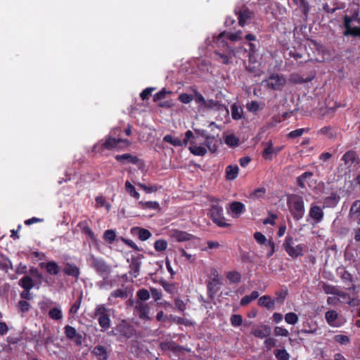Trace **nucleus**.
Segmentation results:
<instances>
[{
	"label": "nucleus",
	"mask_w": 360,
	"mask_h": 360,
	"mask_svg": "<svg viewBox=\"0 0 360 360\" xmlns=\"http://www.w3.org/2000/svg\"><path fill=\"white\" fill-rule=\"evenodd\" d=\"M18 307L21 312H27L30 309V304L26 300H20L18 303Z\"/></svg>",
	"instance_id": "obj_64"
},
{
	"label": "nucleus",
	"mask_w": 360,
	"mask_h": 360,
	"mask_svg": "<svg viewBox=\"0 0 360 360\" xmlns=\"http://www.w3.org/2000/svg\"><path fill=\"white\" fill-rule=\"evenodd\" d=\"M310 79H304L299 74H292L290 75V81L294 84H303L309 82Z\"/></svg>",
	"instance_id": "obj_58"
},
{
	"label": "nucleus",
	"mask_w": 360,
	"mask_h": 360,
	"mask_svg": "<svg viewBox=\"0 0 360 360\" xmlns=\"http://www.w3.org/2000/svg\"><path fill=\"white\" fill-rule=\"evenodd\" d=\"M126 191L136 199H139L140 194L136 191L135 187L129 181H127L125 183Z\"/></svg>",
	"instance_id": "obj_50"
},
{
	"label": "nucleus",
	"mask_w": 360,
	"mask_h": 360,
	"mask_svg": "<svg viewBox=\"0 0 360 360\" xmlns=\"http://www.w3.org/2000/svg\"><path fill=\"white\" fill-rule=\"evenodd\" d=\"M135 309L137 311L139 317L141 319H143V320L149 319V316H148L149 307H148V304L137 301Z\"/></svg>",
	"instance_id": "obj_20"
},
{
	"label": "nucleus",
	"mask_w": 360,
	"mask_h": 360,
	"mask_svg": "<svg viewBox=\"0 0 360 360\" xmlns=\"http://www.w3.org/2000/svg\"><path fill=\"white\" fill-rule=\"evenodd\" d=\"M238 18V23L241 27H243L247 20L252 18V13L248 8H244L241 11H239L238 13H236Z\"/></svg>",
	"instance_id": "obj_28"
},
{
	"label": "nucleus",
	"mask_w": 360,
	"mask_h": 360,
	"mask_svg": "<svg viewBox=\"0 0 360 360\" xmlns=\"http://www.w3.org/2000/svg\"><path fill=\"white\" fill-rule=\"evenodd\" d=\"M136 297L139 300V302H145L150 298V292L145 288L139 290L136 292Z\"/></svg>",
	"instance_id": "obj_53"
},
{
	"label": "nucleus",
	"mask_w": 360,
	"mask_h": 360,
	"mask_svg": "<svg viewBox=\"0 0 360 360\" xmlns=\"http://www.w3.org/2000/svg\"><path fill=\"white\" fill-rule=\"evenodd\" d=\"M322 288L324 292L327 295H334L338 296L340 291L338 286H335L328 283H324Z\"/></svg>",
	"instance_id": "obj_40"
},
{
	"label": "nucleus",
	"mask_w": 360,
	"mask_h": 360,
	"mask_svg": "<svg viewBox=\"0 0 360 360\" xmlns=\"http://www.w3.org/2000/svg\"><path fill=\"white\" fill-rule=\"evenodd\" d=\"M131 233L133 236H136L141 241L147 240L152 236V233L148 229L139 226L131 228Z\"/></svg>",
	"instance_id": "obj_18"
},
{
	"label": "nucleus",
	"mask_w": 360,
	"mask_h": 360,
	"mask_svg": "<svg viewBox=\"0 0 360 360\" xmlns=\"http://www.w3.org/2000/svg\"><path fill=\"white\" fill-rule=\"evenodd\" d=\"M298 320V316L294 312H288L285 315V321L288 324L295 325Z\"/></svg>",
	"instance_id": "obj_54"
},
{
	"label": "nucleus",
	"mask_w": 360,
	"mask_h": 360,
	"mask_svg": "<svg viewBox=\"0 0 360 360\" xmlns=\"http://www.w3.org/2000/svg\"><path fill=\"white\" fill-rule=\"evenodd\" d=\"M63 272L65 275L77 278L80 274L79 268L75 264L66 263Z\"/></svg>",
	"instance_id": "obj_23"
},
{
	"label": "nucleus",
	"mask_w": 360,
	"mask_h": 360,
	"mask_svg": "<svg viewBox=\"0 0 360 360\" xmlns=\"http://www.w3.org/2000/svg\"><path fill=\"white\" fill-rule=\"evenodd\" d=\"M77 227L80 229L82 233L86 236L87 239H90L93 243H96L97 241V238L90 227V222L89 220L79 221L77 224Z\"/></svg>",
	"instance_id": "obj_12"
},
{
	"label": "nucleus",
	"mask_w": 360,
	"mask_h": 360,
	"mask_svg": "<svg viewBox=\"0 0 360 360\" xmlns=\"http://www.w3.org/2000/svg\"><path fill=\"white\" fill-rule=\"evenodd\" d=\"M9 269H12V263L8 257L0 255V270L8 272Z\"/></svg>",
	"instance_id": "obj_36"
},
{
	"label": "nucleus",
	"mask_w": 360,
	"mask_h": 360,
	"mask_svg": "<svg viewBox=\"0 0 360 360\" xmlns=\"http://www.w3.org/2000/svg\"><path fill=\"white\" fill-rule=\"evenodd\" d=\"M349 18H346L345 20V30L343 32V34L345 37H360V26L349 27Z\"/></svg>",
	"instance_id": "obj_24"
},
{
	"label": "nucleus",
	"mask_w": 360,
	"mask_h": 360,
	"mask_svg": "<svg viewBox=\"0 0 360 360\" xmlns=\"http://www.w3.org/2000/svg\"><path fill=\"white\" fill-rule=\"evenodd\" d=\"M226 278L230 282L238 283L240 281L241 275L238 271H229L226 274Z\"/></svg>",
	"instance_id": "obj_49"
},
{
	"label": "nucleus",
	"mask_w": 360,
	"mask_h": 360,
	"mask_svg": "<svg viewBox=\"0 0 360 360\" xmlns=\"http://www.w3.org/2000/svg\"><path fill=\"white\" fill-rule=\"evenodd\" d=\"M288 294V291L287 288L282 289L280 291L276 292V297L274 299L275 300V302H276L281 304H283L285 300L286 299Z\"/></svg>",
	"instance_id": "obj_42"
},
{
	"label": "nucleus",
	"mask_w": 360,
	"mask_h": 360,
	"mask_svg": "<svg viewBox=\"0 0 360 360\" xmlns=\"http://www.w3.org/2000/svg\"><path fill=\"white\" fill-rule=\"evenodd\" d=\"M313 176L311 172H305L297 178V184L301 188H305V181Z\"/></svg>",
	"instance_id": "obj_38"
},
{
	"label": "nucleus",
	"mask_w": 360,
	"mask_h": 360,
	"mask_svg": "<svg viewBox=\"0 0 360 360\" xmlns=\"http://www.w3.org/2000/svg\"><path fill=\"white\" fill-rule=\"evenodd\" d=\"M299 7L305 18H307L310 11L309 5L306 0H292Z\"/></svg>",
	"instance_id": "obj_33"
},
{
	"label": "nucleus",
	"mask_w": 360,
	"mask_h": 360,
	"mask_svg": "<svg viewBox=\"0 0 360 360\" xmlns=\"http://www.w3.org/2000/svg\"><path fill=\"white\" fill-rule=\"evenodd\" d=\"M64 333L65 337L68 340L74 341L77 346H81L82 345L83 337L80 333L77 332L74 327L70 325L65 326L64 327Z\"/></svg>",
	"instance_id": "obj_9"
},
{
	"label": "nucleus",
	"mask_w": 360,
	"mask_h": 360,
	"mask_svg": "<svg viewBox=\"0 0 360 360\" xmlns=\"http://www.w3.org/2000/svg\"><path fill=\"white\" fill-rule=\"evenodd\" d=\"M251 334L256 338L263 339L270 335L271 328L267 325L253 327L251 330Z\"/></svg>",
	"instance_id": "obj_16"
},
{
	"label": "nucleus",
	"mask_w": 360,
	"mask_h": 360,
	"mask_svg": "<svg viewBox=\"0 0 360 360\" xmlns=\"http://www.w3.org/2000/svg\"><path fill=\"white\" fill-rule=\"evenodd\" d=\"M238 167L237 165H229L226 168V178L228 180L236 179L238 174Z\"/></svg>",
	"instance_id": "obj_30"
},
{
	"label": "nucleus",
	"mask_w": 360,
	"mask_h": 360,
	"mask_svg": "<svg viewBox=\"0 0 360 360\" xmlns=\"http://www.w3.org/2000/svg\"><path fill=\"white\" fill-rule=\"evenodd\" d=\"M241 31H238L235 33H227L222 32L219 35V39H221L226 36V38H228L231 41H236L242 39L241 37Z\"/></svg>",
	"instance_id": "obj_41"
},
{
	"label": "nucleus",
	"mask_w": 360,
	"mask_h": 360,
	"mask_svg": "<svg viewBox=\"0 0 360 360\" xmlns=\"http://www.w3.org/2000/svg\"><path fill=\"white\" fill-rule=\"evenodd\" d=\"M115 333L126 338H130L134 335V327L127 321L122 320L114 328Z\"/></svg>",
	"instance_id": "obj_7"
},
{
	"label": "nucleus",
	"mask_w": 360,
	"mask_h": 360,
	"mask_svg": "<svg viewBox=\"0 0 360 360\" xmlns=\"http://www.w3.org/2000/svg\"><path fill=\"white\" fill-rule=\"evenodd\" d=\"M258 304L269 310L274 309L275 307V300H273L269 295H263L258 300Z\"/></svg>",
	"instance_id": "obj_26"
},
{
	"label": "nucleus",
	"mask_w": 360,
	"mask_h": 360,
	"mask_svg": "<svg viewBox=\"0 0 360 360\" xmlns=\"http://www.w3.org/2000/svg\"><path fill=\"white\" fill-rule=\"evenodd\" d=\"M167 246V242L164 239L157 240L154 243V248L157 252L165 251Z\"/></svg>",
	"instance_id": "obj_52"
},
{
	"label": "nucleus",
	"mask_w": 360,
	"mask_h": 360,
	"mask_svg": "<svg viewBox=\"0 0 360 360\" xmlns=\"http://www.w3.org/2000/svg\"><path fill=\"white\" fill-rule=\"evenodd\" d=\"M346 18H349V27H353L352 26L353 22H357V23L360 24V18L359 16V13H358V12H354L351 16L345 15L343 17V26L345 28Z\"/></svg>",
	"instance_id": "obj_46"
},
{
	"label": "nucleus",
	"mask_w": 360,
	"mask_h": 360,
	"mask_svg": "<svg viewBox=\"0 0 360 360\" xmlns=\"http://www.w3.org/2000/svg\"><path fill=\"white\" fill-rule=\"evenodd\" d=\"M338 318V314L335 310H328L325 313V319L328 324L332 327L340 326L335 321Z\"/></svg>",
	"instance_id": "obj_27"
},
{
	"label": "nucleus",
	"mask_w": 360,
	"mask_h": 360,
	"mask_svg": "<svg viewBox=\"0 0 360 360\" xmlns=\"http://www.w3.org/2000/svg\"><path fill=\"white\" fill-rule=\"evenodd\" d=\"M141 267V262L136 260H132L131 264H130V271L129 273L135 278H136L139 274Z\"/></svg>",
	"instance_id": "obj_43"
},
{
	"label": "nucleus",
	"mask_w": 360,
	"mask_h": 360,
	"mask_svg": "<svg viewBox=\"0 0 360 360\" xmlns=\"http://www.w3.org/2000/svg\"><path fill=\"white\" fill-rule=\"evenodd\" d=\"M91 266L103 278H106L110 274V266L101 258L92 257Z\"/></svg>",
	"instance_id": "obj_6"
},
{
	"label": "nucleus",
	"mask_w": 360,
	"mask_h": 360,
	"mask_svg": "<svg viewBox=\"0 0 360 360\" xmlns=\"http://www.w3.org/2000/svg\"><path fill=\"white\" fill-rule=\"evenodd\" d=\"M199 134L205 139V145L208 148V150L214 153L217 150V139L214 136L209 135L205 130L198 131Z\"/></svg>",
	"instance_id": "obj_14"
},
{
	"label": "nucleus",
	"mask_w": 360,
	"mask_h": 360,
	"mask_svg": "<svg viewBox=\"0 0 360 360\" xmlns=\"http://www.w3.org/2000/svg\"><path fill=\"white\" fill-rule=\"evenodd\" d=\"M309 130V128H300V129H297L295 130H293L292 131H290L288 134V137L289 139H295V138H297V137H299V136H301L304 132H308Z\"/></svg>",
	"instance_id": "obj_59"
},
{
	"label": "nucleus",
	"mask_w": 360,
	"mask_h": 360,
	"mask_svg": "<svg viewBox=\"0 0 360 360\" xmlns=\"http://www.w3.org/2000/svg\"><path fill=\"white\" fill-rule=\"evenodd\" d=\"M137 186L140 188H141L142 190L146 191L147 193H150L156 192L159 189V187L158 186H156V185L148 186H146V184H141V183H138Z\"/></svg>",
	"instance_id": "obj_60"
},
{
	"label": "nucleus",
	"mask_w": 360,
	"mask_h": 360,
	"mask_svg": "<svg viewBox=\"0 0 360 360\" xmlns=\"http://www.w3.org/2000/svg\"><path fill=\"white\" fill-rule=\"evenodd\" d=\"M208 215L211 220L219 227L226 228L231 226L226 222L224 216L223 207L219 204H212L209 210Z\"/></svg>",
	"instance_id": "obj_3"
},
{
	"label": "nucleus",
	"mask_w": 360,
	"mask_h": 360,
	"mask_svg": "<svg viewBox=\"0 0 360 360\" xmlns=\"http://www.w3.org/2000/svg\"><path fill=\"white\" fill-rule=\"evenodd\" d=\"M356 158V152L353 151V150H349L343 155V156L342 158V160L344 161L345 165H347L349 163L353 164L355 162Z\"/></svg>",
	"instance_id": "obj_39"
},
{
	"label": "nucleus",
	"mask_w": 360,
	"mask_h": 360,
	"mask_svg": "<svg viewBox=\"0 0 360 360\" xmlns=\"http://www.w3.org/2000/svg\"><path fill=\"white\" fill-rule=\"evenodd\" d=\"M224 141L226 145L231 147H236L239 144V139L234 134L226 136Z\"/></svg>",
	"instance_id": "obj_45"
},
{
	"label": "nucleus",
	"mask_w": 360,
	"mask_h": 360,
	"mask_svg": "<svg viewBox=\"0 0 360 360\" xmlns=\"http://www.w3.org/2000/svg\"><path fill=\"white\" fill-rule=\"evenodd\" d=\"M265 147L262 150V158L266 160H271L274 155H277L283 148V146L274 147L271 141L264 143Z\"/></svg>",
	"instance_id": "obj_8"
},
{
	"label": "nucleus",
	"mask_w": 360,
	"mask_h": 360,
	"mask_svg": "<svg viewBox=\"0 0 360 360\" xmlns=\"http://www.w3.org/2000/svg\"><path fill=\"white\" fill-rule=\"evenodd\" d=\"M77 227L80 229L82 233L86 236L87 239H90L93 243H96L97 241V238L90 227V222L89 220L79 221L77 224Z\"/></svg>",
	"instance_id": "obj_13"
},
{
	"label": "nucleus",
	"mask_w": 360,
	"mask_h": 360,
	"mask_svg": "<svg viewBox=\"0 0 360 360\" xmlns=\"http://www.w3.org/2000/svg\"><path fill=\"white\" fill-rule=\"evenodd\" d=\"M211 276L212 278L206 281L207 289V295L210 299H214L217 293L220 289V281L219 279V274L216 269H211Z\"/></svg>",
	"instance_id": "obj_4"
},
{
	"label": "nucleus",
	"mask_w": 360,
	"mask_h": 360,
	"mask_svg": "<svg viewBox=\"0 0 360 360\" xmlns=\"http://www.w3.org/2000/svg\"><path fill=\"white\" fill-rule=\"evenodd\" d=\"M115 238H116V233H115V231L108 229L104 232L103 239L105 241L108 242L109 243L112 244L115 241Z\"/></svg>",
	"instance_id": "obj_57"
},
{
	"label": "nucleus",
	"mask_w": 360,
	"mask_h": 360,
	"mask_svg": "<svg viewBox=\"0 0 360 360\" xmlns=\"http://www.w3.org/2000/svg\"><path fill=\"white\" fill-rule=\"evenodd\" d=\"M318 134H322L329 139H335L337 137V133L335 129L330 126L322 127L319 130Z\"/></svg>",
	"instance_id": "obj_29"
},
{
	"label": "nucleus",
	"mask_w": 360,
	"mask_h": 360,
	"mask_svg": "<svg viewBox=\"0 0 360 360\" xmlns=\"http://www.w3.org/2000/svg\"><path fill=\"white\" fill-rule=\"evenodd\" d=\"M127 297H128V294L125 289L118 288V289L111 292L109 300L110 299V297H114V298L120 297V298L124 299V298H127Z\"/></svg>",
	"instance_id": "obj_51"
},
{
	"label": "nucleus",
	"mask_w": 360,
	"mask_h": 360,
	"mask_svg": "<svg viewBox=\"0 0 360 360\" xmlns=\"http://www.w3.org/2000/svg\"><path fill=\"white\" fill-rule=\"evenodd\" d=\"M229 208L234 217H238L246 210L245 205L239 201H233L230 203Z\"/></svg>",
	"instance_id": "obj_21"
},
{
	"label": "nucleus",
	"mask_w": 360,
	"mask_h": 360,
	"mask_svg": "<svg viewBox=\"0 0 360 360\" xmlns=\"http://www.w3.org/2000/svg\"><path fill=\"white\" fill-rule=\"evenodd\" d=\"M122 143H126L129 146L130 142L127 139L112 138L110 136L106 137L105 140L102 143L101 146L103 148L108 150H112L115 148H120V145Z\"/></svg>",
	"instance_id": "obj_11"
},
{
	"label": "nucleus",
	"mask_w": 360,
	"mask_h": 360,
	"mask_svg": "<svg viewBox=\"0 0 360 360\" xmlns=\"http://www.w3.org/2000/svg\"><path fill=\"white\" fill-rule=\"evenodd\" d=\"M295 241L292 235H288L283 243L284 250L292 259L303 256L307 248V245L303 243L295 245Z\"/></svg>",
	"instance_id": "obj_2"
},
{
	"label": "nucleus",
	"mask_w": 360,
	"mask_h": 360,
	"mask_svg": "<svg viewBox=\"0 0 360 360\" xmlns=\"http://www.w3.org/2000/svg\"><path fill=\"white\" fill-rule=\"evenodd\" d=\"M360 214V200H355L350 208L349 210V217L350 218L355 221V219L359 216Z\"/></svg>",
	"instance_id": "obj_32"
},
{
	"label": "nucleus",
	"mask_w": 360,
	"mask_h": 360,
	"mask_svg": "<svg viewBox=\"0 0 360 360\" xmlns=\"http://www.w3.org/2000/svg\"><path fill=\"white\" fill-rule=\"evenodd\" d=\"M143 209L156 210H159L160 205L156 201H147V202H139Z\"/></svg>",
	"instance_id": "obj_48"
},
{
	"label": "nucleus",
	"mask_w": 360,
	"mask_h": 360,
	"mask_svg": "<svg viewBox=\"0 0 360 360\" xmlns=\"http://www.w3.org/2000/svg\"><path fill=\"white\" fill-rule=\"evenodd\" d=\"M108 309L104 305H97L94 311V316H98L99 326L102 328V330H106L110 326V319L108 314Z\"/></svg>",
	"instance_id": "obj_5"
},
{
	"label": "nucleus",
	"mask_w": 360,
	"mask_h": 360,
	"mask_svg": "<svg viewBox=\"0 0 360 360\" xmlns=\"http://www.w3.org/2000/svg\"><path fill=\"white\" fill-rule=\"evenodd\" d=\"M82 299H83V293H82V292H79L77 294V300L74 302V303L72 304V306L70 309V314H75L77 313V311L81 306Z\"/></svg>",
	"instance_id": "obj_35"
},
{
	"label": "nucleus",
	"mask_w": 360,
	"mask_h": 360,
	"mask_svg": "<svg viewBox=\"0 0 360 360\" xmlns=\"http://www.w3.org/2000/svg\"><path fill=\"white\" fill-rule=\"evenodd\" d=\"M274 355L278 360H289L290 355L285 349H276Z\"/></svg>",
	"instance_id": "obj_56"
},
{
	"label": "nucleus",
	"mask_w": 360,
	"mask_h": 360,
	"mask_svg": "<svg viewBox=\"0 0 360 360\" xmlns=\"http://www.w3.org/2000/svg\"><path fill=\"white\" fill-rule=\"evenodd\" d=\"M230 321L233 326L238 327L242 325L243 317L240 314H233L231 316Z\"/></svg>",
	"instance_id": "obj_61"
},
{
	"label": "nucleus",
	"mask_w": 360,
	"mask_h": 360,
	"mask_svg": "<svg viewBox=\"0 0 360 360\" xmlns=\"http://www.w3.org/2000/svg\"><path fill=\"white\" fill-rule=\"evenodd\" d=\"M286 80L282 75L274 74L267 79V86L274 90H280L285 84Z\"/></svg>",
	"instance_id": "obj_10"
},
{
	"label": "nucleus",
	"mask_w": 360,
	"mask_h": 360,
	"mask_svg": "<svg viewBox=\"0 0 360 360\" xmlns=\"http://www.w3.org/2000/svg\"><path fill=\"white\" fill-rule=\"evenodd\" d=\"M287 205L291 215L295 221H299L303 218L305 209L302 196L295 194L288 196Z\"/></svg>",
	"instance_id": "obj_1"
},
{
	"label": "nucleus",
	"mask_w": 360,
	"mask_h": 360,
	"mask_svg": "<svg viewBox=\"0 0 360 360\" xmlns=\"http://www.w3.org/2000/svg\"><path fill=\"white\" fill-rule=\"evenodd\" d=\"M115 159L122 165L126 164H132V165H138L140 162V159L136 156L133 155L130 153H124L122 155H116L115 156Z\"/></svg>",
	"instance_id": "obj_15"
},
{
	"label": "nucleus",
	"mask_w": 360,
	"mask_h": 360,
	"mask_svg": "<svg viewBox=\"0 0 360 360\" xmlns=\"http://www.w3.org/2000/svg\"><path fill=\"white\" fill-rule=\"evenodd\" d=\"M91 353L96 356L98 360H106L108 357L107 349L103 345L95 346Z\"/></svg>",
	"instance_id": "obj_25"
},
{
	"label": "nucleus",
	"mask_w": 360,
	"mask_h": 360,
	"mask_svg": "<svg viewBox=\"0 0 360 360\" xmlns=\"http://www.w3.org/2000/svg\"><path fill=\"white\" fill-rule=\"evenodd\" d=\"M40 266L41 269H45L49 274L53 276L58 275L60 270L58 264L54 261L40 263Z\"/></svg>",
	"instance_id": "obj_19"
},
{
	"label": "nucleus",
	"mask_w": 360,
	"mask_h": 360,
	"mask_svg": "<svg viewBox=\"0 0 360 360\" xmlns=\"http://www.w3.org/2000/svg\"><path fill=\"white\" fill-rule=\"evenodd\" d=\"M49 316L53 320L58 321L63 318V313L60 309L54 307L49 310Z\"/></svg>",
	"instance_id": "obj_44"
},
{
	"label": "nucleus",
	"mask_w": 360,
	"mask_h": 360,
	"mask_svg": "<svg viewBox=\"0 0 360 360\" xmlns=\"http://www.w3.org/2000/svg\"><path fill=\"white\" fill-rule=\"evenodd\" d=\"M169 94H172V91L167 90L165 88H163L153 96V101L155 102H157L158 101L165 98L167 95Z\"/></svg>",
	"instance_id": "obj_55"
},
{
	"label": "nucleus",
	"mask_w": 360,
	"mask_h": 360,
	"mask_svg": "<svg viewBox=\"0 0 360 360\" xmlns=\"http://www.w3.org/2000/svg\"><path fill=\"white\" fill-rule=\"evenodd\" d=\"M324 213L321 207L317 205H312L309 212V216L312 218L316 223H319L323 220Z\"/></svg>",
	"instance_id": "obj_22"
},
{
	"label": "nucleus",
	"mask_w": 360,
	"mask_h": 360,
	"mask_svg": "<svg viewBox=\"0 0 360 360\" xmlns=\"http://www.w3.org/2000/svg\"><path fill=\"white\" fill-rule=\"evenodd\" d=\"M163 141L166 143H169L172 144L174 146H183L184 142L182 141L176 137H174L170 134H167L164 136Z\"/></svg>",
	"instance_id": "obj_37"
},
{
	"label": "nucleus",
	"mask_w": 360,
	"mask_h": 360,
	"mask_svg": "<svg viewBox=\"0 0 360 360\" xmlns=\"http://www.w3.org/2000/svg\"><path fill=\"white\" fill-rule=\"evenodd\" d=\"M254 238L259 245H266L269 240L266 239V236L261 232L257 231L254 233Z\"/></svg>",
	"instance_id": "obj_62"
},
{
	"label": "nucleus",
	"mask_w": 360,
	"mask_h": 360,
	"mask_svg": "<svg viewBox=\"0 0 360 360\" xmlns=\"http://www.w3.org/2000/svg\"><path fill=\"white\" fill-rule=\"evenodd\" d=\"M188 150L192 154L197 156H204L207 153L206 148L201 146L192 144L189 146Z\"/></svg>",
	"instance_id": "obj_34"
},
{
	"label": "nucleus",
	"mask_w": 360,
	"mask_h": 360,
	"mask_svg": "<svg viewBox=\"0 0 360 360\" xmlns=\"http://www.w3.org/2000/svg\"><path fill=\"white\" fill-rule=\"evenodd\" d=\"M243 109L238 106L236 104H233L231 106V115L233 120H238L242 118Z\"/></svg>",
	"instance_id": "obj_47"
},
{
	"label": "nucleus",
	"mask_w": 360,
	"mask_h": 360,
	"mask_svg": "<svg viewBox=\"0 0 360 360\" xmlns=\"http://www.w3.org/2000/svg\"><path fill=\"white\" fill-rule=\"evenodd\" d=\"M19 285L24 290H31L34 284L32 278L29 276H24L19 281Z\"/></svg>",
	"instance_id": "obj_31"
},
{
	"label": "nucleus",
	"mask_w": 360,
	"mask_h": 360,
	"mask_svg": "<svg viewBox=\"0 0 360 360\" xmlns=\"http://www.w3.org/2000/svg\"><path fill=\"white\" fill-rule=\"evenodd\" d=\"M246 108L249 112H256L259 110V104L256 101H252L247 103Z\"/></svg>",
	"instance_id": "obj_63"
},
{
	"label": "nucleus",
	"mask_w": 360,
	"mask_h": 360,
	"mask_svg": "<svg viewBox=\"0 0 360 360\" xmlns=\"http://www.w3.org/2000/svg\"><path fill=\"white\" fill-rule=\"evenodd\" d=\"M172 236L177 242H186L195 239V236L186 231L175 229L172 231Z\"/></svg>",
	"instance_id": "obj_17"
}]
</instances>
